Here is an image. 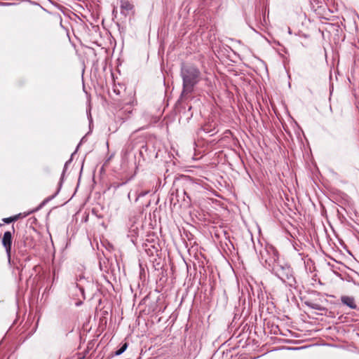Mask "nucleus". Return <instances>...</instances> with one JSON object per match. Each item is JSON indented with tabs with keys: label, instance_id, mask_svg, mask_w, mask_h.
Masks as SVG:
<instances>
[{
	"label": "nucleus",
	"instance_id": "1",
	"mask_svg": "<svg viewBox=\"0 0 359 359\" xmlns=\"http://www.w3.org/2000/svg\"><path fill=\"white\" fill-rule=\"evenodd\" d=\"M264 252L269 255V257H265L264 252L260 251L262 259H264L269 266L271 267L272 273L280 278L283 283L289 286H294L296 283L295 278L293 275V271L291 266L279 259V255L277 250L273 248L269 250L265 249Z\"/></svg>",
	"mask_w": 359,
	"mask_h": 359
},
{
	"label": "nucleus",
	"instance_id": "2",
	"mask_svg": "<svg viewBox=\"0 0 359 359\" xmlns=\"http://www.w3.org/2000/svg\"><path fill=\"white\" fill-rule=\"evenodd\" d=\"M182 79V92L180 100H187L189 94L194 90V86L201 81V72L194 65L182 64L180 70Z\"/></svg>",
	"mask_w": 359,
	"mask_h": 359
},
{
	"label": "nucleus",
	"instance_id": "3",
	"mask_svg": "<svg viewBox=\"0 0 359 359\" xmlns=\"http://www.w3.org/2000/svg\"><path fill=\"white\" fill-rule=\"evenodd\" d=\"M33 230L32 229L26 230L21 239L15 242V248H16L19 253L24 255L29 249H32L35 246L36 242L32 236Z\"/></svg>",
	"mask_w": 359,
	"mask_h": 359
},
{
	"label": "nucleus",
	"instance_id": "4",
	"mask_svg": "<svg viewBox=\"0 0 359 359\" xmlns=\"http://www.w3.org/2000/svg\"><path fill=\"white\" fill-rule=\"evenodd\" d=\"M12 242H13V238H12V232L11 231H6L4 232L2 238V245L4 248H5L6 255L8 257V259L11 258V250H12Z\"/></svg>",
	"mask_w": 359,
	"mask_h": 359
},
{
	"label": "nucleus",
	"instance_id": "5",
	"mask_svg": "<svg viewBox=\"0 0 359 359\" xmlns=\"http://www.w3.org/2000/svg\"><path fill=\"white\" fill-rule=\"evenodd\" d=\"M341 302L344 305L347 306L351 309H357V304L353 297L343 295L341 297Z\"/></svg>",
	"mask_w": 359,
	"mask_h": 359
},
{
	"label": "nucleus",
	"instance_id": "6",
	"mask_svg": "<svg viewBox=\"0 0 359 359\" xmlns=\"http://www.w3.org/2000/svg\"><path fill=\"white\" fill-rule=\"evenodd\" d=\"M121 13L125 17L127 16L130 11L133 9V5L130 4L128 1H121Z\"/></svg>",
	"mask_w": 359,
	"mask_h": 359
},
{
	"label": "nucleus",
	"instance_id": "7",
	"mask_svg": "<svg viewBox=\"0 0 359 359\" xmlns=\"http://www.w3.org/2000/svg\"><path fill=\"white\" fill-rule=\"evenodd\" d=\"M304 304L306 306H307L308 307H309L312 309L318 310L320 311H324L327 310L326 308L322 306L321 305L316 304V303H313L310 301H306L304 302Z\"/></svg>",
	"mask_w": 359,
	"mask_h": 359
},
{
	"label": "nucleus",
	"instance_id": "8",
	"mask_svg": "<svg viewBox=\"0 0 359 359\" xmlns=\"http://www.w3.org/2000/svg\"><path fill=\"white\" fill-rule=\"evenodd\" d=\"M202 130L206 133H212L211 135H213L214 134L217 133V130H216V128L215 127V124H212V123H207V124L204 125L202 127Z\"/></svg>",
	"mask_w": 359,
	"mask_h": 359
},
{
	"label": "nucleus",
	"instance_id": "9",
	"mask_svg": "<svg viewBox=\"0 0 359 359\" xmlns=\"http://www.w3.org/2000/svg\"><path fill=\"white\" fill-rule=\"evenodd\" d=\"M134 148V145L133 144V141L128 140V142L123 147L121 154L123 156H126Z\"/></svg>",
	"mask_w": 359,
	"mask_h": 359
},
{
	"label": "nucleus",
	"instance_id": "10",
	"mask_svg": "<svg viewBox=\"0 0 359 359\" xmlns=\"http://www.w3.org/2000/svg\"><path fill=\"white\" fill-rule=\"evenodd\" d=\"M251 280L252 281H254L255 282V287H254L253 285L251 284V283L248 280V285H250V287H251V290L252 291V292H254V290L256 289L257 292H259V291H261V287L259 286V283H262V281H258V280H255L254 278L251 277Z\"/></svg>",
	"mask_w": 359,
	"mask_h": 359
},
{
	"label": "nucleus",
	"instance_id": "11",
	"mask_svg": "<svg viewBox=\"0 0 359 359\" xmlns=\"http://www.w3.org/2000/svg\"><path fill=\"white\" fill-rule=\"evenodd\" d=\"M128 348V343H124L122 346L115 352L116 355H121Z\"/></svg>",
	"mask_w": 359,
	"mask_h": 359
},
{
	"label": "nucleus",
	"instance_id": "12",
	"mask_svg": "<svg viewBox=\"0 0 359 359\" xmlns=\"http://www.w3.org/2000/svg\"><path fill=\"white\" fill-rule=\"evenodd\" d=\"M191 106H188V111H184L182 114L186 117L187 120H189L192 116V113L191 112Z\"/></svg>",
	"mask_w": 359,
	"mask_h": 359
},
{
	"label": "nucleus",
	"instance_id": "13",
	"mask_svg": "<svg viewBox=\"0 0 359 359\" xmlns=\"http://www.w3.org/2000/svg\"><path fill=\"white\" fill-rule=\"evenodd\" d=\"M149 193V191H142L140 193L137 194V198L135 199V201H137L140 198L144 197Z\"/></svg>",
	"mask_w": 359,
	"mask_h": 359
},
{
	"label": "nucleus",
	"instance_id": "14",
	"mask_svg": "<svg viewBox=\"0 0 359 359\" xmlns=\"http://www.w3.org/2000/svg\"><path fill=\"white\" fill-rule=\"evenodd\" d=\"M2 221H3L4 223H6V224H10V223L13 222V220H12V217H11L4 218V219H2Z\"/></svg>",
	"mask_w": 359,
	"mask_h": 359
},
{
	"label": "nucleus",
	"instance_id": "15",
	"mask_svg": "<svg viewBox=\"0 0 359 359\" xmlns=\"http://www.w3.org/2000/svg\"><path fill=\"white\" fill-rule=\"evenodd\" d=\"M21 217H22V214L21 213L15 215L14 216H12L11 217H12L13 222L17 221Z\"/></svg>",
	"mask_w": 359,
	"mask_h": 359
},
{
	"label": "nucleus",
	"instance_id": "16",
	"mask_svg": "<svg viewBox=\"0 0 359 359\" xmlns=\"http://www.w3.org/2000/svg\"><path fill=\"white\" fill-rule=\"evenodd\" d=\"M116 107L118 108L121 111V110L123 109L125 107L123 106L122 104L118 102V103L116 104Z\"/></svg>",
	"mask_w": 359,
	"mask_h": 359
},
{
	"label": "nucleus",
	"instance_id": "17",
	"mask_svg": "<svg viewBox=\"0 0 359 359\" xmlns=\"http://www.w3.org/2000/svg\"><path fill=\"white\" fill-rule=\"evenodd\" d=\"M237 359H247V356L245 354H241Z\"/></svg>",
	"mask_w": 359,
	"mask_h": 359
},
{
	"label": "nucleus",
	"instance_id": "18",
	"mask_svg": "<svg viewBox=\"0 0 359 359\" xmlns=\"http://www.w3.org/2000/svg\"><path fill=\"white\" fill-rule=\"evenodd\" d=\"M114 92L116 95H119V94H120V91H119V90H118L116 88H114Z\"/></svg>",
	"mask_w": 359,
	"mask_h": 359
},
{
	"label": "nucleus",
	"instance_id": "19",
	"mask_svg": "<svg viewBox=\"0 0 359 359\" xmlns=\"http://www.w3.org/2000/svg\"><path fill=\"white\" fill-rule=\"evenodd\" d=\"M126 111H127L128 113L131 112L130 106H129L128 109H126Z\"/></svg>",
	"mask_w": 359,
	"mask_h": 359
},
{
	"label": "nucleus",
	"instance_id": "20",
	"mask_svg": "<svg viewBox=\"0 0 359 359\" xmlns=\"http://www.w3.org/2000/svg\"><path fill=\"white\" fill-rule=\"evenodd\" d=\"M128 198L129 200H130V193H128Z\"/></svg>",
	"mask_w": 359,
	"mask_h": 359
},
{
	"label": "nucleus",
	"instance_id": "21",
	"mask_svg": "<svg viewBox=\"0 0 359 359\" xmlns=\"http://www.w3.org/2000/svg\"><path fill=\"white\" fill-rule=\"evenodd\" d=\"M12 231H13V233H14V232H15V228H14V226H12Z\"/></svg>",
	"mask_w": 359,
	"mask_h": 359
},
{
	"label": "nucleus",
	"instance_id": "22",
	"mask_svg": "<svg viewBox=\"0 0 359 359\" xmlns=\"http://www.w3.org/2000/svg\"><path fill=\"white\" fill-rule=\"evenodd\" d=\"M83 277L82 276H79V280H81Z\"/></svg>",
	"mask_w": 359,
	"mask_h": 359
},
{
	"label": "nucleus",
	"instance_id": "23",
	"mask_svg": "<svg viewBox=\"0 0 359 359\" xmlns=\"http://www.w3.org/2000/svg\"><path fill=\"white\" fill-rule=\"evenodd\" d=\"M124 183H121L120 184L117 185V187H119L120 185H123Z\"/></svg>",
	"mask_w": 359,
	"mask_h": 359
},
{
	"label": "nucleus",
	"instance_id": "24",
	"mask_svg": "<svg viewBox=\"0 0 359 359\" xmlns=\"http://www.w3.org/2000/svg\"><path fill=\"white\" fill-rule=\"evenodd\" d=\"M147 147L146 146H142V148H146Z\"/></svg>",
	"mask_w": 359,
	"mask_h": 359
}]
</instances>
